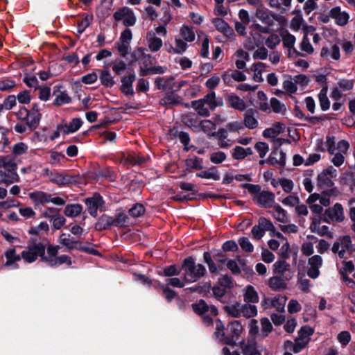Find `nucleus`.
Segmentation results:
<instances>
[{"label":"nucleus","instance_id":"nucleus-1","mask_svg":"<svg viewBox=\"0 0 355 355\" xmlns=\"http://www.w3.org/2000/svg\"><path fill=\"white\" fill-rule=\"evenodd\" d=\"M325 144L328 152L333 155L331 159V162L337 167L341 166L345 161L344 154L347 153L349 147L348 142L340 140L336 143L334 137L328 136Z\"/></svg>","mask_w":355,"mask_h":355},{"label":"nucleus","instance_id":"nucleus-2","mask_svg":"<svg viewBox=\"0 0 355 355\" xmlns=\"http://www.w3.org/2000/svg\"><path fill=\"white\" fill-rule=\"evenodd\" d=\"M184 270V279L187 282H195L203 277L207 270L204 266L196 263L192 257L186 258L182 265Z\"/></svg>","mask_w":355,"mask_h":355},{"label":"nucleus","instance_id":"nucleus-3","mask_svg":"<svg viewBox=\"0 0 355 355\" xmlns=\"http://www.w3.org/2000/svg\"><path fill=\"white\" fill-rule=\"evenodd\" d=\"M45 246L42 243H37L33 245L29 244L26 250L21 252V258L27 263L34 262L39 257H46Z\"/></svg>","mask_w":355,"mask_h":355},{"label":"nucleus","instance_id":"nucleus-4","mask_svg":"<svg viewBox=\"0 0 355 355\" xmlns=\"http://www.w3.org/2000/svg\"><path fill=\"white\" fill-rule=\"evenodd\" d=\"M58 246L50 245L47 248V255L43 257V261H46L51 266H58L63 263L71 264L70 258L67 255H61L57 257Z\"/></svg>","mask_w":355,"mask_h":355},{"label":"nucleus","instance_id":"nucleus-5","mask_svg":"<svg viewBox=\"0 0 355 355\" xmlns=\"http://www.w3.org/2000/svg\"><path fill=\"white\" fill-rule=\"evenodd\" d=\"M227 331L228 335L225 336L223 343L233 348L243 331V326L239 321L235 320L228 324Z\"/></svg>","mask_w":355,"mask_h":355},{"label":"nucleus","instance_id":"nucleus-6","mask_svg":"<svg viewBox=\"0 0 355 355\" xmlns=\"http://www.w3.org/2000/svg\"><path fill=\"white\" fill-rule=\"evenodd\" d=\"M114 18L117 21H122L125 26H132L137 21L133 10L128 7H123L116 11L114 14Z\"/></svg>","mask_w":355,"mask_h":355},{"label":"nucleus","instance_id":"nucleus-7","mask_svg":"<svg viewBox=\"0 0 355 355\" xmlns=\"http://www.w3.org/2000/svg\"><path fill=\"white\" fill-rule=\"evenodd\" d=\"M286 301V297L279 295L273 297L264 298L261 302V306L264 309L275 308L277 311L284 312Z\"/></svg>","mask_w":355,"mask_h":355},{"label":"nucleus","instance_id":"nucleus-8","mask_svg":"<svg viewBox=\"0 0 355 355\" xmlns=\"http://www.w3.org/2000/svg\"><path fill=\"white\" fill-rule=\"evenodd\" d=\"M337 170L329 166L318 175V183L320 187L330 188L334 185L332 179L336 178Z\"/></svg>","mask_w":355,"mask_h":355},{"label":"nucleus","instance_id":"nucleus-9","mask_svg":"<svg viewBox=\"0 0 355 355\" xmlns=\"http://www.w3.org/2000/svg\"><path fill=\"white\" fill-rule=\"evenodd\" d=\"M352 247V239L349 236H343L332 246V251L337 253L340 258L345 257V252Z\"/></svg>","mask_w":355,"mask_h":355},{"label":"nucleus","instance_id":"nucleus-10","mask_svg":"<svg viewBox=\"0 0 355 355\" xmlns=\"http://www.w3.org/2000/svg\"><path fill=\"white\" fill-rule=\"evenodd\" d=\"M328 218L336 222L343 221L345 218L343 206L336 203L332 207L326 209L323 220L329 223Z\"/></svg>","mask_w":355,"mask_h":355},{"label":"nucleus","instance_id":"nucleus-11","mask_svg":"<svg viewBox=\"0 0 355 355\" xmlns=\"http://www.w3.org/2000/svg\"><path fill=\"white\" fill-rule=\"evenodd\" d=\"M273 272L283 277L286 280L291 279L293 272L291 270L290 265L284 260H277L272 265Z\"/></svg>","mask_w":355,"mask_h":355},{"label":"nucleus","instance_id":"nucleus-12","mask_svg":"<svg viewBox=\"0 0 355 355\" xmlns=\"http://www.w3.org/2000/svg\"><path fill=\"white\" fill-rule=\"evenodd\" d=\"M85 202L89 214L96 217L98 210L101 209L103 204L102 197L98 194H95L91 198H86Z\"/></svg>","mask_w":355,"mask_h":355},{"label":"nucleus","instance_id":"nucleus-13","mask_svg":"<svg viewBox=\"0 0 355 355\" xmlns=\"http://www.w3.org/2000/svg\"><path fill=\"white\" fill-rule=\"evenodd\" d=\"M146 44L152 52H157L163 46L162 40L158 37L153 31H150L146 36Z\"/></svg>","mask_w":355,"mask_h":355},{"label":"nucleus","instance_id":"nucleus-14","mask_svg":"<svg viewBox=\"0 0 355 355\" xmlns=\"http://www.w3.org/2000/svg\"><path fill=\"white\" fill-rule=\"evenodd\" d=\"M136 76L134 71L129 73L128 76H123L121 79V90L126 96L134 94L132 84L135 82Z\"/></svg>","mask_w":355,"mask_h":355},{"label":"nucleus","instance_id":"nucleus-15","mask_svg":"<svg viewBox=\"0 0 355 355\" xmlns=\"http://www.w3.org/2000/svg\"><path fill=\"white\" fill-rule=\"evenodd\" d=\"M83 125V121L80 118L73 119L69 123H61L59 129L63 135H69L78 131Z\"/></svg>","mask_w":355,"mask_h":355},{"label":"nucleus","instance_id":"nucleus-16","mask_svg":"<svg viewBox=\"0 0 355 355\" xmlns=\"http://www.w3.org/2000/svg\"><path fill=\"white\" fill-rule=\"evenodd\" d=\"M312 222L310 225V230L311 232L315 233L321 236H329L330 232L329 227L327 225H321V218L319 216H315L311 218Z\"/></svg>","mask_w":355,"mask_h":355},{"label":"nucleus","instance_id":"nucleus-17","mask_svg":"<svg viewBox=\"0 0 355 355\" xmlns=\"http://www.w3.org/2000/svg\"><path fill=\"white\" fill-rule=\"evenodd\" d=\"M330 16L338 26H345L347 24L349 15L347 12L342 11L340 7H335L330 10Z\"/></svg>","mask_w":355,"mask_h":355},{"label":"nucleus","instance_id":"nucleus-18","mask_svg":"<svg viewBox=\"0 0 355 355\" xmlns=\"http://www.w3.org/2000/svg\"><path fill=\"white\" fill-rule=\"evenodd\" d=\"M254 200L264 207H272L275 201V195L269 191H261L254 196Z\"/></svg>","mask_w":355,"mask_h":355},{"label":"nucleus","instance_id":"nucleus-19","mask_svg":"<svg viewBox=\"0 0 355 355\" xmlns=\"http://www.w3.org/2000/svg\"><path fill=\"white\" fill-rule=\"evenodd\" d=\"M51 182L58 186H65L75 182L74 178L65 173H51L49 176Z\"/></svg>","mask_w":355,"mask_h":355},{"label":"nucleus","instance_id":"nucleus-20","mask_svg":"<svg viewBox=\"0 0 355 355\" xmlns=\"http://www.w3.org/2000/svg\"><path fill=\"white\" fill-rule=\"evenodd\" d=\"M354 270V265L352 261H343V266L340 268V272L342 275L343 280L351 287L355 286V282L352 280L348 275Z\"/></svg>","mask_w":355,"mask_h":355},{"label":"nucleus","instance_id":"nucleus-21","mask_svg":"<svg viewBox=\"0 0 355 355\" xmlns=\"http://www.w3.org/2000/svg\"><path fill=\"white\" fill-rule=\"evenodd\" d=\"M193 311L200 315L210 313L212 315H216L217 309L214 306H209L204 300H200L199 302L193 304Z\"/></svg>","mask_w":355,"mask_h":355},{"label":"nucleus","instance_id":"nucleus-22","mask_svg":"<svg viewBox=\"0 0 355 355\" xmlns=\"http://www.w3.org/2000/svg\"><path fill=\"white\" fill-rule=\"evenodd\" d=\"M28 196L35 205L49 203L50 194L42 191H35L28 193Z\"/></svg>","mask_w":355,"mask_h":355},{"label":"nucleus","instance_id":"nucleus-23","mask_svg":"<svg viewBox=\"0 0 355 355\" xmlns=\"http://www.w3.org/2000/svg\"><path fill=\"white\" fill-rule=\"evenodd\" d=\"M235 62L236 67L239 69H242L245 67L246 61L249 59V54L243 49L237 50L232 58Z\"/></svg>","mask_w":355,"mask_h":355},{"label":"nucleus","instance_id":"nucleus-24","mask_svg":"<svg viewBox=\"0 0 355 355\" xmlns=\"http://www.w3.org/2000/svg\"><path fill=\"white\" fill-rule=\"evenodd\" d=\"M41 114L35 106L28 113V117L26 121V125L31 130L35 129L40 123Z\"/></svg>","mask_w":355,"mask_h":355},{"label":"nucleus","instance_id":"nucleus-25","mask_svg":"<svg viewBox=\"0 0 355 355\" xmlns=\"http://www.w3.org/2000/svg\"><path fill=\"white\" fill-rule=\"evenodd\" d=\"M140 66V75L142 76H147L150 73L153 57L150 54H145V55L139 62Z\"/></svg>","mask_w":355,"mask_h":355},{"label":"nucleus","instance_id":"nucleus-26","mask_svg":"<svg viewBox=\"0 0 355 355\" xmlns=\"http://www.w3.org/2000/svg\"><path fill=\"white\" fill-rule=\"evenodd\" d=\"M212 23L218 31L223 33L227 37H231L234 35L233 30L223 19L216 18L212 20Z\"/></svg>","mask_w":355,"mask_h":355},{"label":"nucleus","instance_id":"nucleus-27","mask_svg":"<svg viewBox=\"0 0 355 355\" xmlns=\"http://www.w3.org/2000/svg\"><path fill=\"white\" fill-rule=\"evenodd\" d=\"M285 129V125L280 122L275 123L269 128L266 129L263 135L266 138H275L280 133L283 132Z\"/></svg>","mask_w":355,"mask_h":355},{"label":"nucleus","instance_id":"nucleus-28","mask_svg":"<svg viewBox=\"0 0 355 355\" xmlns=\"http://www.w3.org/2000/svg\"><path fill=\"white\" fill-rule=\"evenodd\" d=\"M320 54L322 57L327 59L338 60L340 58V49L337 45H332L330 48L323 47Z\"/></svg>","mask_w":355,"mask_h":355},{"label":"nucleus","instance_id":"nucleus-29","mask_svg":"<svg viewBox=\"0 0 355 355\" xmlns=\"http://www.w3.org/2000/svg\"><path fill=\"white\" fill-rule=\"evenodd\" d=\"M19 181V177L17 172L6 173L0 169V184H10Z\"/></svg>","mask_w":355,"mask_h":355},{"label":"nucleus","instance_id":"nucleus-30","mask_svg":"<svg viewBox=\"0 0 355 355\" xmlns=\"http://www.w3.org/2000/svg\"><path fill=\"white\" fill-rule=\"evenodd\" d=\"M244 301L247 303H257L259 297L257 292L252 286L248 285L244 290Z\"/></svg>","mask_w":355,"mask_h":355},{"label":"nucleus","instance_id":"nucleus-31","mask_svg":"<svg viewBox=\"0 0 355 355\" xmlns=\"http://www.w3.org/2000/svg\"><path fill=\"white\" fill-rule=\"evenodd\" d=\"M114 217L103 215L96 223L95 227L98 230H106L112 226H114Z\"/></svg>","mask_w":355,"mask_h":355},{"label":"nucleus","instance_id":"nucleus-32","mask_svg":"<svg viewBox=\"0 0 355 355\" xmlns=\"http://www.w3.org/2000/svg\"><path fill=\"white\" fill-rule=\"evenodd\" d=\"M253 152L251 148H244L241 146H236L232 150V156L235 159H243L248 155H252Z\"/></svg>","mask_w":355,"mask_h":355},{"label":"nucleus","instance_id":"nucleus-33","mask_svg":"<svg viewBox=\"0 0 355 355\" xmlns=\"http://www.w3.org/2000/svg\"><path fill=\"white\" fill-rule=\"evenodd\" d=\"M266 65L262 62H257L252 65L250 69L254 72L253 80L256 82H262L263 78L262 73L266 71Z\"/></svg>","mask_w":355,"mask_h":355},{"label":"nucleus","instance_id":"nucleus-34","mask_svg":"<svg viewBox=\"0 0 355 355\" xmlns=\"http://www.w3.org/2000/svg\"><path fill=\"white\" fill-rule=\"evenodd\" d=\"M4 256L6 259V261L5 263V266H14L15 268H17V265L15 262L19 261L21 258V254H17L16 250L14 248L9 249L6 250L4 253Z\"/></svg>","mask_w":355,"mask_h":355},{"label":"nucleus","instance_id":"nucleus-35","mask_svg":"<svg viewBox=\"0 0 355 355\" xmlns=\"http://www.w3.org/2000/svg\"><path fill=\"white\" fill-rule=\"evenodd\" d=\"M255 15L262 23L268 26L272 25L273 19L272 16L269 15L266 9L261 7L257 8Z\"/></svg>","mask_w":355,"mask_h":355},{"label":"nucleus","instance_id":"nucleus-36","mask_svg":"<svg viewBox=\"0 0 355 355\" xmlns=\"http://www.w3.org/2000/svg\"><path fill=\"white\" fill-rule=\"evenodd\" d=\"M199 130L203 131L208 137H212L216 130V123L211 120L205 119L200 122Z\"/></svg>","mask_w":355,"mask_h":355},{"label":"nucleus","instance_id":"nucleus-37","mask_svg":"<svg viewBox=\"0 0 355 355\" xmlns=\"http://www.w3.org/2000/svg\"><path fill=\"white\" fill-rule=\"evenodd\" d=\"M180 38L187 42H191L195 40L196 35L191 27L183 25L180 29Z\"/></svg>","mask_w":355,"mask_h":355},{"label":"nucleus","instance_id":"nucleus-38","mask_svg":"<svg viewBox=\"0 0 355 355\" xmlns=\"http://www.w3.org/2000/svg\"><path fill=\"white\" fill-rule=\"evenodd\" d=\"M273 217L278 221L281 223H286L288 220V216L287 212L279 205H275L272 206Z\"/></svg>","mask_w":355,"mask_h":355},{"label":"nucleus","instance_id":"nucleus-39","mask_svg":"<svg viewBox=\"0 0 355 355\" xmlns=\"http://www.w3.org/2000/svg\"><path fill=\"white\" fill-rule=\"evenodd\" d=\"M99 79L101 84L106 87H112L115 84L114 77L108 69H103L101 71Z\"/></svg>","mask_w":355,"mask_h":355},{"label":"nucleus","instance_id":"nucleus-40","mask_svg":"<svg viewBox=\"0 0 355 355\" xmlns=\"http://www.w3.org/2000/svg\"><path fill=\"white\" fill-rule=\"evenodd\" d=\"M227 101L230 106L234 109L239 111H243L245 109L246 106L244 101L237 96L231 95L228 96Z\"/></svg>","mask_w":355,"mask_h":355},{"label":"nucleus","instance_id":"nucleus-41","mask_svg":"<svg viewBox=\"0 0 355 355\" xmlns=\"http://www.w3.org/2000/svg\"><path fill=\"white\" fill-rule=\"evenodd\" d=\"M308 239H311L313 240V241H305L302 245V252L303 254L306 256H311L314 252V243H315L318 241V239L314 236H308Z\"/></svg>","mask_w":355,"mask_h":355},{"label":"nucleus","instance_id":"nucleus-42","mask_svg":"<svg viewBox=\"0 0 355 355\" xmlns=\"http://www.w3.org/2000/svg\"><path fill=\"white\" fill-rule=\"evenodd\" d=\"M286 281L283 277H272L268 280V286L274 290H280L286 288Z\"/></svg>","mask_w":355,"mask_h":355},{"label":"nucleus","instance_id":"nucleus-43","mask_svg":"<svg viewBox=\"0 0 355 355\" xmlns=\"http://www.w3.org/2000/svg\"><path fill=\"white\" fill-rule=\"evenodd\" d=\"M318 99L320 102V105L323 111L327 110L330 107V102L327 97V87H323L319 94H318Z\"/></svg>","mask_w":355,"mask_h":355},{"label":"nucleus","instance_id":"nucleus-44","mask_svg":"<svg viewBox=\"0 0 355 355\" xmlns=\"http://www.w3.org/2000/svg\"><path fill=\"white\" fill-rule=\"evenodd\" d=\"M313 334V330L312 328L308 326H304L299 331L298 337L297 338L307 345L310 340V336Z\"/></svg>","mask_w":355,"mask_h":355},{"label":"nucleus","instance_id":"nucleus-45","mask_svg":"<svg viewBox=\"0 0 355 355\" xmlns=\"http://www.w3.org/2000/svg\"><path fill=\"white\" fill-rule=\"evenodd\" d=\"M196 176L203 179H211L214 180H220V175L214 167H211L207 171H203L198 173H196Z\"/></svg>","mask_w":355,"mask_h":355},{"label":"nucleus","instance_id":"nucleus-46","mask_svg":"<svg viewBox=\"0 0 355 355\" xmlns=\"http://www.w3.org/2000/svg\"><path fill=\"white\" fill-rule=\"evenodd\" d=\"M83 210V207L79 204H71L65 207L64 213L68 217H76Z\"/></svg>","mask_w":355,"mask_h":355},{"label":"nucleus","instance_id":"nucleus-47","mask_svg":"<svg viewBox=\"0 0 355 355\" xmlns=\"http://www.w3.org/2000/svg\"><path fill=\"white\" fill-rule=\"evenodd\" d=\"M192 107L194 110L198 112V114L202 116H209V110L205 106V103L201 101V99L193 101Z\"/></svg>","mask_w":355,"mask_h":355},{"label":"nucleus","instance_id":"nucleus-48","mask_svg":"<svg viewBox=\"0 0 355 355\" xmlns=\"http://www.w3.org/2000/svg\"><path fill=\"white\" fill-rule=\"evenodd\" d=\"M114 226L122 227L128 226L130 224V218L123 211H119L116 216L114 217Z\"/></svg>","mask_w":355,"mask_h":355},{"label":"nucleus","instance_id":"nucleus-49","mask_svg":"<svg viewBox=\"0 0 355 355\" xmlns=\"http://www.w3.org/2000/svg\"><path fill=\"white\" fill-rule=\"evenodd\" d=\"M201 101L208 105L209 108L211 110L220 105V103L216 100V94L214 92L207 94Z\"/></svg>","mask_w":355,"mask_h":355},{"label":"nucleus","instance_id":"nucleus-50","mask_svg":"<svg viewBox=\"0 0 355 355\" xmlns=\"http://www.w3.org/2000/svg\"><path fill=\"white\" fill-rule=\"evenodd\" d=\"M225 311L234 318H239L242 315V304L236 303L225 306Z\"/></svg>","mask_w":355,"mask_h":355},{"label":"nucleus","instance_id":"nucleus-51","mask_svg":"<svg viewBox=\"0 0 355 355\" xmlns=\"http://www.w3.org/2000/svg\"><path fill=\"white\" fill-rule=\"evenodd\" d=\"M257 315V309L255 305L248 303L242 304V315L245 318H252Z\"/></svg>","mask_w":355,"mask_h":355},{"label":"nucleus","instance_id":"nucleus-52","mask_svg":"<svg viewBox=\"0 0 355 355\" xmlns=\"http://www.w3.org/2000/svg\"><path fill=\"white\" fill-rule=\"evenodd\" d=\"M199 40H201L200 55H201V56H202L204 58H208V56L209 55V39H208L207 36L205 34L202 33L201 35H199Z\"/></svg>","mask_w":355,"mask_h":355},{"label":"nucleus","instance_id":"nucleus-53","mask_svg":"<svg viewBox=\"0 0 355 355\" xmlns=\"http://www.w3.org/2000/svg\"><path fill=\"white\" fill-rule=\"evenodd\" d=\"M49 230V226L46 222H40L37 225L29 228L28 233L31 234H39L42 232H47Z\"/></svg>","mask_w":355,"mask_h":355},{"label":"nucleus","instance_id":"nucleus-54","mask_svg":"<svg viewBox=\"0 0 355 355\" xmlns=\"http://www.w3.org/2000/svg\"><path fill=\"white\" fill-rule=\"evenodd\" d=\"M306 345V344L303 343L297 338L295 339L294 343L290 341H287L285 343L286 348L287 349H293L295 353L300 352Z\"/></svg>","mask_w":355,"mask_h":355},{"label":"nucleus","instance_id":"nucleus-55","mask_svg":"<svg viewBox=\"0 0 355 355\" xmlns=\"http://www.w3.org/2000/svg\"><path fill=\"white\" fill-rule=\"evenodd\" d=\"M173 80L172 77H158L155 79V85L159 89L168 90L170 83Z\"/></svg>","mask_w":355,"mask_h":355},{"label":"nucleus","instance_id":"nucleus-56","mask_svg":"<svg viewBox=\"0 0 355 355\" xmlns=\"http://www.w3.org/2000/svg\"><path fill=\"white\" fill-rule=\"evenodd\" d=\"M59 242L62 245L67 247L69 249L76 248V242H75L71 237L70 235L66 234H62L59 239Z\"/></svg>","mask_w":355,"mask_h":355},{"label":"nucleus","instance_id":"nucleus-57","mask_svg":"<svg viewBox=\"0 0 355 355\" xmlns=\"http://www.w3.org/2000/svg\"><path fill=\"white\" fill-rule=\"evenodd\" d=\"M127 64L122 60L116 59L112 64V71L117 75L121 74L127 69Z\"/></svg>","mask_w":355,"mask_h":355},{"label":"nucleus","instance_id":"nucleus-58","mask_svg":"<svg viewBox=\"0 0 355 355\" xmlns=\"http://www.w3.org/2000/svg\"><path fill=\"white\" fill-rule=\"evenodd\" d=\"M224 330L225 326L223 323L220 320H217L216 321V331L214 333V335L216 338L223 343L225 336Z\"/></svg>","mask_w":355,"mask_h":355},{"label":"nucleus","instance_id":"nucleus-59","mask_svg":"<svg viewBox=\"0 0 355 355\" xmlns=\"http://www.w3.org/2000/svg\"><path fill=\"white\" fill-rule=\"evenodd\" d=\"M244 124L249 129H254L258 126V121L251 113L247 112L244 114Z\"/></svg>","mask_w":355,"mask_h":355},{"label":"nucleus","instance_id":"nucleus-60","mask_svg":"<svg viewBox=\"0 0 355 355\" xmlns=\"http://www.w3.org/2000/svg\"><path fill=\"white\" fill-rule=\"evenodd\" d=\"M270 107L275 113L283 114L286 111V106L282 104L277 98H272L270 99Z\"/></svg>","mask_w":355,"mask_h":355},{"label":"nucleus","instance_id":"nucleus-61","mask_svg":"<svg viewBox=\"0 0 355 355\" xmlns=\"http://www.w3.org/2000/svg\"><path fill=\"white\" fill-rule=\"evenodd\" d=\"M0 166L8 171V173L16 172L17 164L12 159L4 158L0 161Z\"/></svg>","mask_w":355,"mask_h":355},{"label":"nucleus","instance_id":"nucleus-62","mask_svg":"<svg viewBox=\"0 0 355 355\" xmlns=\"http://www.w3.org/2000/svg\"><path fill=\"white\" fill-rule=\"evenodd\" d=\"M146 54V49L142 47H139L134 50V51L131 53V60L130 61V64H132L134 62L138 61L139 62L141 58Z\"/></svg>","mask_w":355,"mask_h":355},{"label":"nucleus","instance_id":"nucleus-63","mask_svg":"<svg viewBox=\"0 0 355 355\" xmlns=\"http://www.w3.org/2000/svg\"><path fill=\"white\" fill-rule=\"evenodd\" d=\"M70 96L66 92H60L58 94L54 100V104L56 105H62L68 104L71 102Z\"/></svg>","mask_w":355,"mask_h":355},{"label":"nucleus","instance_id":"nucleus-64","mask_svg":"<svg viewBox=\"0 0 355 355\" xmlns=\"http://www.w3.org/2000/svg\"><path fill=\"white\" fill-rule=\"evenodd\" d=\"M281 42L280 37L277 34H271L266 40V45L270 49H275L279 44Z\"/></svg>","mask_w":355,"mask_h":355}]
</instances>
